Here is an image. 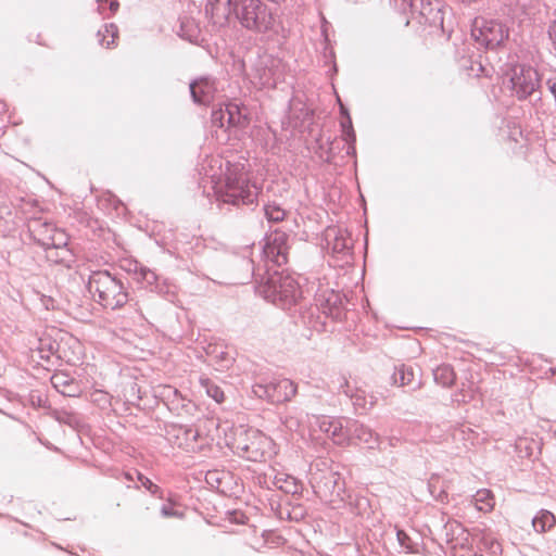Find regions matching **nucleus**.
Instances as JSON below:
<instances>
[{
  "label": "nucleus",
  "mask_w": 556,
  "mask_h": 556,
  "mask_svg": "<svg viewBox=\"0 0 556 556\" xmlns=\"http://www.w3.org/2000/svg\"><path fill=\"white\" fill-rule=\"evenodd\" d=\"M89 292L103 307L116 309L128 301V293L123 283L108 271L93 273L88 282Z\"/></svg>",
  "instance_id": "nucleus-1"
},
{
  "label": "nucleus",
  "mask_w": 556,
  "mask_h": 556,
  "mask_svg": "<svg viewBox=\"0 0 556 556\" xmlns=\"http://www.w3.org/2000/svg\"><path fill=\"white\" fill-rule=\"evenodd\" d=\"M265 296L271 302L290 307L302 298V290L296 278L289 273H274L267 280Z\"/></svg>",
  "instance_id": "nucleus-2"
},
{
  "label": "nucleus",
  "mask_w": 556,
  "mask_h": 556,
  "mask_svg": "<svg viewBox=\"0 0 556 556\" xmlns=\"http://www.w3.org/2000/svg\"><path fill=\"white\" fill-rule=\"evenodd\" d=\"M235 18L242 27L253 31H267L274 24L268 7L261 0H240L235 7Z\"/></svg>",
  "instance_id": "nucleus-3"
},
{
  "label": "nucleus",
  "mask_w": 556,
  "mask_h": 556,
  "mask_svg": "<svg viewBox=\"0 0 556 556\" xmlns=\"http://www.w3.org/2000/svg\"><path fill=\"white\" fill-rule=\"evenodd\" d=\"M397 8L410 16L406 25L410 21H415L422 26L440 28L443 26V14L438 0H394Z\"/></svg>",
  "instance_id": "nucleus-4"
},
{
  "label": "nucleus",
  "mask_w": 556,
  "mask_h": 556,
  "mask_svg": "<svg viewBox=\"0 0 556 556\" xmlns=\"http://www.w3.org/2000/svg\"><path fill=\"white\" fill-rule=\"evenodd\" d=\"M238 170V166L233 170L228 168L225 179V191L220 194L222 201L235 206L250 205L257 195L256 187L249 186L245 174Z\"/></svg>",
  "instance_id": "nucleus-5"
},
{
  "label": "nucleus",
  "mask_w": 556,
  "mask_h": 556,
  "mask_svg": "<svg viewBox=\"0 0 556 556\" xmlns=\"http://www.w3.org/2000/svg\"><path fill=\"white\" fill-rule=\"evenodd\" d=\"M237 448L252 462L265 460L276 453L274 440L257 429L245 430L239 438Z\"/></svg>",
  "instance_id": "nucleus-6"
},
{
  "label": "nucleus",
  "mask_w": 556,
  "mask_h": 556,
  "mask_svg": "<svg viewBox=\"0 0 556 556\" xmlns=\"http://www.w3.org/2000/svg\"><path fill=\"white\" fill-rule=\"evenodd\" d=\"M471 36L481 47L495 49L508 37V29L498 21L477 17L472 24Z\"/></svg>",
  "instance_id": "nucleus-7"
},
{
  "label": "nucleus",
  "mask_w": 556,
  "mask_h": 556,
  "mask_svg": "<svg viewBox=\"0 0 556 556\" xmlns=\"http://www.w3.org/2000/svg\"><path fill=\"white\" fill-rule=\"evenodd\" d=\"M540 80L538 71L527 65L515 66L510 78L511 88L520 100L534 94L540 87Z\"/></svg>",
  "instance_id": "nucleus-8"
},
{
  "label": "nucleus",
  "mask_w": 556,
  "mask_h": 556,
  "mask_svg": "<svg viewBox=\"0 0 556 556\" xmlns=\"http://www.w3.org/2000/svg\"><path fill=\"white\" fill-rule=\"evenodd\" d=\"M31 231L46 250L59 249L61 253L70 254L67 249L68 237L63 230L45 224L38 228H31Z\"/></svg>",
  "instance_id": "nucleus-9"
},
{
  "label": "nucleus",
  "mask_w": 556,
  "mask_h": 556,
  "mask_svg": "<svg viewBox=\"0 0 556 556\" xmlns=\"http://www.w3.org/2000/svg\"><path fill=\"white\" fill-rule=\"evenodd\" d=\"M264 256L275 265L281 266L288 262L287 235L281 231L270 233L263 249Z\"/></svg>",
  "instance_id": "nucleus-10"
},
{
  "label": "nucleus",
  "mask_w": 556,
  "mask_h": 556,
  "mask_svg": "<svg viewBox=\"0 0 556 556\" xmlns=\"http://www.w3.org/2000/svg\"><path fill=\"white\" fill-rule=\"evenodd\" d=\"M240 0H207L205 11L216 25H225L235 17V7Z\"/></svg>",
  "instance_id": "nucleus-11"
},
{
  "label": "nucleus",
  "mask_w": 556,
  "mask_h": 556,
  "mask_svg": "<svg viewBox=\"0 0 556 556\" xmlns=\"http://www.w3.org/2000/svg\"><path fill=\"white\" fill-rule=\"evenodd\" d=\"M217 87L214 79L202 77L190 84L192 100L198 104H208L215 97Z\"/></svg>",
  "instance_id": "nucleus-12"
},
{
  "label": "nucleus",
  "mask_w": 556,
  "mask_h": 556,
  "mask_svg": "<svg viewBox=\"0 0 556 556\" xmlns=\"http://www.w3.org/2000/svg\"><path fill=\"white\" fill-rule=\"evenodd\" d=\"M328 248L334 254L348 253L352 248V239L346 230L329 227L325 232Z\"/></svg>",
  "instance_id": "nucleus-13"
},
{
  "label": "nucleus",
  "mask_w": 556,
  "mask_h": 556,
  "mask_svg": "<svg viewBox=\"0 0 556 556\" xmlns=\"http://www.w3.org/2000/svg\"><path fill=\"white\" fill-rule=\"evenodd\" d=\"M319 429L338 445H346L349 443V437L339 419L323 418L319 422Z\"/></svg>",
  "instance_id": "nucleus-14"
},
{
  "label": "nucleus",
  "mask_w": 556,
  "mask_h": 556,
  "mask_svg": "<svg viewBox=\"0 0 556 556\" xmlns=\"http://www.w3.org/2000/svg\"><path fill=\"white\" fill-rule=\"evenodd\" d=\"M251 81L258 88L276 86L275 72L268 67L267 61L262 60L252 70Z\"/></svg>",
  "instance_id": "nucleus-15"
},
{
  "label": "nucleus",
  "mask_w": 556,
  "mask_h": 556,
  "mask_svg": "<svg viewBox=\"0 0 556 556\" xmlns=\"http://www.w3.org/2000/svg\"><path fill=\"white\" fill-rule=\"evenodd\" d=\"M51 383L61 394L66 396H76L80 392L78 383L64 371L53 374Z\"/></svg>",
  "instance_id": "nucleus-16"
},
{
  "label": "nucleus",
  "mask_w": 556,
  "mask_h": 556,
  "mask_svg": "<svg viewBox=\"0 0 556 556\" xmlns=\"http://www.w3.org/2000/svg\"><path fill=\"white\" fill-rule=\"evenodd\" d=\"M61 353L67 363L76 364L83 358L84 348L78 339L68 337L62 342Z\"/></svg>",
  "instance_id": "nucleus-17"
},
{
  "label": "nucleus",
  "mask_w": 556,
  "mask_h": 556,
  "mask_svg": "<svg viewBox=\"0 0 556 556\" xmlns=\"http://www.w3.org/2000/svg\"><path fill=\"white\" fill-rule=\"evenodd\" d=\"M472 503L477 510L489 514L495 507V496L491 490L481 489L472 496Z\"/></svg>",
  "instance_id": "nucleus-18"
},
{
  "label": "nucleus",
  "mask_w": 556,
  "mask_h": 556,
  "mask_svg": "<svg viewBox=\"0 0 556 556\" xmlns=\"http://www.w3.org/2000/svg\"><path fill=\"white\" fill-rule=\"evenodd\" d=\"M296 384L290 379H281L274 386V396L277 402H287L295 396Z\"/></svg>",
  "instance_id": "nucleus-19"
},
{
  "label": "nucleus",
  "mask_w": 556,
  "mask_h": 556,
  "mask_svg": "<svg viewBox=\"0 0 556 556\" xmlns=\"http://www.w3.org/2000/svg\"><path fill=\"white\" fill-rule=\"evenodd\" d=\"M556 525V517L546 509L540 510L532 520V526L538 533H545Z\"/></svg>",
  "instance_id": "nucleus-20"
},
{
  "label": "nucleus",
  "mask_w": 556,
  "mask_h": 556,
  "mask_svg": "<svg viewBox=\"0 0 556 556\" xmlns=\"http://www.w3.org/2000/svg\"><path fill=\"white\" fill-rule=\"evenodd\" d=\"M434 380L443 387H452L456 380V374L451 365H440L433 371Z\"/></svg>",
  "instance_id": "nucleus-21"
},
{
  "label": "nucleus",
  "mask_w": 556,
  "mask_h": 556,
  "mask_svg": "<svg viewBox=\"0 0 556 556\" xmlns=\"http://www.w3.org/2000/svg\"><path fill=\"white\" fill-rule=\"evenodd\" d=\"M477 535L480 536V541L483 545V547L486 551H490L492 554L496 555L502 552V546L500 542L496 540V538L493 535V533L490 530H476Z\"/></svg>",
  "instance_id": "nucleus-22"
},
{
  "label": "nucleus",
  "mask_w": 556,
  "mask_h": 556,
  "mask_svg": "<svg viewBox=\"0 0 556 556\" xmlns=\"http://www.w3.org/2000/svg\"><path fill=\"white\" fill-rule=\"evenodd\" d=\"M117 33L118 30L115 24L104 25L103 28L98 31L99 42L106 48H111L115 45Z\"/></svg>",
  "instance_id": "nucleus-23"
},
{
  "label": "nucleus",
  "mask_w": 556,
  "mask_h": 556,
  "mask_svg": "<svg viewBox=\"0 0 556 556\" xmlns=\"http://www.w3.org/2000/svg\"><path fill=\"white\" fill-rule=\"evenodd\" d=\"M225 109H226V113H227L228 125H230V126L242 125V122L245 119V116L237 103H228Z\"/></svg>",
  "instance_id": "nucleus-24"
},
{
  "label": "nucleus",
  "mask_w": 556,
  "mask_h": 556,
  "mask_svg": "<svg viewBox=\"0 0 556 556\" xmlns=\"http://www.w3.org/2000/svg\"><path fill=\"white\" fill-rule=\"evenodd\" d=\"M341 113L344 116V118L341 121L342 136L344 140L348 142L355 141V134L352 127V121L346 109L343 105H341Z\"/></svg>",
  "instance_id": "nucleus-25"
},
{
  "label": "nucleus",
  "mask_w": 556,
  "mask_h": 556,
  "mask_svg": "<svg viewBox=\"0 0 556 556\" xmlns=\"http://www.w3.org/2000/svg\"><path fill=\"white\" fill-rule=\"evenodd\" d=\"M201 383L205 388L207 395L217 403L220 404L225 401V393L219 386L213 383L208 379H202Z\"/></svg>",
  "instance_id": "nucleus-26"
},
{
  "label": "nucleus",
  "mask_w": 556,
  "mask_h": 556,
  "mask_svg": "<svg viewBox=\"0 0 556 556\" xmlns=\"http://www.w3.org/2000/svg\"><path fill=\"white\" fill-rule=\"evenodd\" d=\"M214 353L216 362L219 363L223 367H227L228 364L232 363L233 361L232 355L226 348H215Z\"/></svg>",
  "instance_id": "nucleus-27"
},
{
  "label": "nucleus",
  "mask_w": 556,
  "mask_h": 556,
  "mask_svg": "<svg viewBox=\"0 0 556 556\" xmlns=\"http://www.w3.org/2000/svg\"><path fill=\"white\" fill-rule=\"evenodd\" d=\"M47 252V258L54 263H65L70 261L71 253L70 254H63L60 252L59 249H49L46 250Z\"/></svg>",
  "instance_id": "nucleus-28"
},
{
  "label": "nucleus",
  "mask_w": 556,
  "mask_h": 556,
  "mask_svg": "<svg viewBox=\"0 0 556 556\" xmlns=\"http://www.w3.org/2000/svg\"><path fill=\"white\" fill-rule=\"evenodd\" d=\"M227 121L226 109L214 110L212 113V123L218 127H224Z\"/></svg>",
  "instance_id": "nucleus-29"
},
{
  "label": "nucleus",
  "mask_w": 556,
  "mask_h": 556,
  "mask_svg": "<svg viewBox=\"0 0 556 556\" xmlns=\"http://www.w3.org/2000/svg\"><path fill=\"white\" fill-rule=\"evenodd\" d=\"M137 479L141 482L142 486L149 490L152 494L160 493L159 485L154 484L149 478L144 477L142 473H137Z\"/></svg>",
  "instance_id": "nucleus-30"
},
{
  "label": "nucleus",
  "mask_w": 556,
  "mask_h": 556,
  "mask_svg": "<svg viewBox=\"0 0 556 556\" xmlns=\"http://www.w3.org/2000/svg\"><path fill=\"white\" fill-rule=\"evenodd\" d=\"M396 535H397V540H399L400 544L403 547H405V548L410 551L412 547L409 545V543H410L409 536L403 530H399Z\"/></svg>",
  "instance_id": "nucleus-31"
},
{
  "label": "nucleus",
  "mask_w": 556,
  "mask_h": 556,
  "mask_svg": "<svg viewBox=\"0 0 556 556\" xmlns=\"http://www.w3.org/2000/svg\"><path fill=\"white\" fill-rule=\"evenodd\" d=\"M161 514L162 516L168 518V517H182V514L178 513L177 510H175L173 507H169V506H164L162 507L161 509Z\"/></svg>",
  "instance_id": "nucleus-32"
},
{
  "label": "nucleus",
  "mask_w": 556,
  "mask_h": 556,
  "mask_svg": "<svg viewBox=\"0 0 556 556\" xmlns=\"http://www.w3.org/2000/svg\"><path fill=\"white\" fill-rule=\"evenodd\" d=\"M268 219L278 222L285 218V211H266Z\"/></svg>",
  "instance_id": "nucleus-33"
},
{
  "label": "nucleus",
  "mask_w": 556,
  "mask_h": 556,
  "mask_svg": "<svg viewBox=\"0 0 556 556\" xmlns=\"http://www.w3.org/2000/svg\"><path fill=\"white\" fill-rule=\"evenodd\" d=\"M548 37L552 41L554 49L556 50V18L551 23L548 27Z\"/></svg>",
  "instance_id": "nucleus-34"
},
{
  "label": "nucleus",
  "mask_w": 556,
  "mask_h": 556,
  "mask_svg": "<svg viewBox=\"0 0 556 556\" xmlns=\"http://www.w3.org/2000/svg\"><path fill=\"white\" fill-rule=\"evenodd\" d=\"M367 403L363 401L358 395L354 396V405L361 407L362 409L367 408Z\"/></svg>",
  "instance_id": "nucleus-35"
},
{
  "label": "nucleus",
  "mask_w": 556,
  "mask_h": 556,
  "mask_svg": "<svg viewBox=\"0 0 556 556\" xmlns=\"http://www.w3.org/2000/svg\"><path fill=\"white\" fill-rule=\"evenodd\" d=\"M119 4L117 2V0H110L109 1V9L112 13H115L118 9Z\"/></svg>",
  "instance_id": "nucleus-36"
},
{
  "label": "nucleus",
  "mask_w": 556,
  "mask_h": 556,
  "mask_svg": "<svg viewBox=\"0 0 556 556\" xmlns=\"http://www.w3.org/2000/svg\"><path fill=\"white\" fill-rule=\"evenodd\" d=\"M92 396H98V397H96V400H99V399L105 397V396H106V394H105V393H103L102 391L97 390V391H94V392L92 393Z\"/></svg>",
  "instance_id": "nucleus-37"
},
{
  "label": "nucleus",
  "mask_w": 556,
  "mask_h": 556,
  "mask_svg": "<svg viewBox=\"0 0 556 556\" xmlns=\"http://www.w3.org/2000/svg\"><path fill=\"white\" fill-rule=\"evenodd\" d=\"M109 1H110V0H98V3H99L100 9H102V8H103V5H104L105 3H108Z\"/></svg>",
  "instance_id": "nucleus-38"
},
{
  "label": "nucleus",
  "mask_w": 556,
  "mask_h": 556,
  "mask_svg": "<svg viewBox=\"0 0 556 556\" xmlns=\"http://www.w3.org/2000/svg\"><path fill=\"white\" fill-rule=\"evenodd\" d=\"M182 37L187 38L188 40L192 41L193 36L192 35H185V33L181 34Z\"/></svg>",
  "instance_id": "nucleus-39"
},
{
  "label": "nucleus",
  "mask_w": 556,
  "mask_h": 556,
  "mask_svg": "<svg viewBox=\"0 0 556 556\" xmlns=\"http://www.w3.org/2000/svg\"><path fill=\"white\" fill-rule=\"evenodd\" d=\"M460 2H467V3H472V2H476L477 0H459Z\"/></svg>",
  "instance_id": "nucleus-40"
},
{
  "label": "nucleus",
  "mask_w": 556,
  "mask_h": 556,
  "mask_svg": "<svg viewBox=\"0 0 556 556\" xmlns=\"http://www.w3.org/2000/svg\"><path fill=\"white\" fill-rule=\"evenodd\" d=\"M125 478H126L127 480H132V477H131V475H130V473H126V475H125Z\"/></svg>",
  "instance_id": "nucleus-41"
},
{
  "label": "nucleus",
  "mask_w": 556,
  "mask_h": 556,
  "mask_svg": "<svg viewBox=\"0 0 556 556\" xmlns=\"http://www.w3.org/2000/svg\"><path fill=\"white\" fill-rule=\"evenodd\" d=\"M186 27H188V25H187V24H185V23H182V24H181V31H184Z\"/></svg>",
  "instance_id": "nucleus-42"
}]
</instances>
